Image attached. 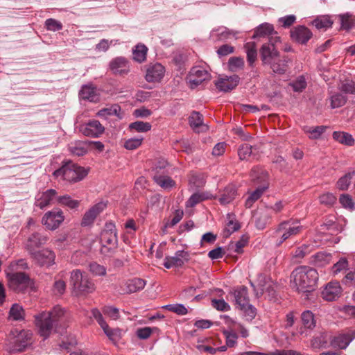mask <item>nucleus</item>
<instances>
[{"instance_id":"f257e3e1","label":"nucleus","mask_w":355,"mask_h":355,"mask_svg":"<svg viewBox=\"0 0 355 355\" xmlns=\"http://www.w3.org/2000/svg\"><path fill=\"white\" fill-rule=\"evenodd\" d=\"M65 310L60 306H55L50 311H42L35 315V324L38 334L44 340L63 321Z\"/></svg>"},{"instance_id":"f03ea898","label":"nucleus","mask_w":355,"mask_h":355,"mask_svg":"<svg viewBox=\"0 0 355 355\" xmlns=\"http://www.w3.org/2000/svg\"><path fill=\"white\" fill-rule=\"evenodd\" d=\"M318 280L317 270L306 266L296 268L291 275V286L298 292L307 293L314 291Z\"/></svg>"},{"instance_id":"7ed1b4c3","label":"nucleus","mask_w":355,"mask_h":355,"mask_svg":"<svg viewBox=\"0 0 355 355\" xmlns=\"http://www.w3.org/2000/svg\"><path fill=\"white\" fill-rule=\"evenodd\" d=\"M236 308L240 310L246 320H252L257 315V309L250 304L248 288L244 286L236 287L231 293Z\"/></svg>"},{"instance_id":"20e7f679","label":"nucleus","mask_w":355,"mask_h":355,"mask_svg":"<svg viewBox=\"0 0 355 355\" xmlns=\"http://www.w3.org/2000/svg\"><path fill=\"white\" fill-rule=\"evenodd\" d=\"M88 174V171L71 161L64 162L62 166L53 172L56 178H60L69 182L82 180Z\"/></svg>"},{"instance_id":"39448f33","label":"nucleus","mask_w":355,"mask_h":355,"mask_svg":"<svg viewBox=\"0 0 355 355\" xmlns=\"http://www.w3.org/2000/svg\"><path fill=\"white\" fill-rule=\"evenodd\" d=\"M69 283L76 294L91 293L95 290V285L87 273L79 269L71 272Z\"/></svg>"},{"instance_id":"423d86ee","label":"nucleus","mask_w":355,"mask_h":355,"mask_svg":"<svg viewBox=\"0 0 355 355\" xmlns=\"http://www.w3.org/2000/svg\"><path fill=\"white\" fill-rule=\"evenodd\" d=\"M101 253L107 256L112 255L118 245L117 231L114 223H106L105 229L101 232Z\"/></svg>"},{"instance_id":"0eeeda50","label":"nucleus","mask_w":355,"mask_h":355,"mask_svg":"<svg viewBox=\"0 0 355 355\" xmlns=\"http://www.w3.org/2000/svg\"><path fill=\"white\" fill-rule=\"evenodd\" d=\"M33 334L28 330H15L9 335L6 349L9 352H21L31 345Z\"/></svg>"},{"instance_id":"6e6552de","label":"nucleus","mask_w":355,"mask_h":355,"mask_svg":"<svg viewBox=\"0 0 355 355\" xmlns=\"http://www.w3.org/2000/svg\"><path fill=\"white\" fill-rule=\"evenodd\" d=\"M302 230L303 226L298 220L289 219L282 221L276 230V233L280 236V241L277 245H279L290 237L300 234Z\"/></svg>"},{"instance_id":"1a4fd4ad","label":"nucleus","mask_w":355,"mask_h":355,"mask_svg":"<svg viewBox=\"0 0 355 355\" xmlns=\"http://www.w3.org/2000/svg\"><path fill=\"white\" fill-rule=\"evenodd\" d=\"M166 165L167 162L166 161H160L153 168V180L155 182L165 189H171L175 185V181L166 175L165 170Z\"/></svg>"},{"instance_id":"9d476101","label":"nucleus","mask_w":355,"mask_h":355,"mask_svg":"<svg viewBox=\"0 0 355 355\" xmlns=\"http://www.w3.org/2000/svg\"><path fill=\"white\" fill-rule=\"evenodd\" d=\"M31 279L24 272H15L8 276V285L15 292H24L30 286Z\"/></svg>"},{"instance_id":"9b49d317","label":"nucleus","mask_w":355,"mask_h":355,"mask_svg":"<svg viewBox=\"0 0 355 355\" xmlns=\"http://www.w3.org/2000/svg\"><path fill=\"white\" fill-rule=\"evenodd\" d=\"M30 255L40 266L49 268L55 263V254L49 248L33 251Z\"/></svg>"},{"instance_id":"f8f14e48","label":"nucleus","mask_w":355,"mask_h":355,"mask_svg":"<svg viewBox=\"0 0 355 355\" xmlns=\"http://www.w3.org/2000/svg\"><path fill=\"white\" fill-rule=\"evenodd\" d=\"M210 78L211 74L209 71L200 66L192 67L188 76L189 82L192 87H197Z\"/></svg>"},{"instance_id":"ddd939ff","label":"nucleus","mask_w":355,"mask_h":355,"mask_svg":"<svg viewBox=\"0 0 355 355\" xmlns=\"http://www.w3.org/2000/svg\"><path fill=\"white\" fill-rule=\"evenodd\" d=\"M130 62L125 57L113 58L109 63V68L115 76H124L130 72Z\"/></svg>"},{"instance_id":"4468645a","label":"nucleus","mask_w":355,"mask_h":355,"mask_svg":"<svg viewBox=\"0 0 355 355\" xmlns=\"http://www.w3.org/2000/svg\"><path fill=\"white\" fill-rule=\"evenodd\" d=\"M63 220V213L60 209L46 212L42 218V223L51 230L58 228Z\"/></svg>"},{"instance_id":"2eb2a0df","label":"nucleus","mask_w":355,"mask_h":355,"mask_svg":"<svg viewBox=\"0 0 355 355\" xmlns=\"http://www.w3.org/2000/svg\"><path fill=\"white\" fill-rule=\"evenodd\" d=\"M105 130V128L97 120H90L87 123L80 125V131L85 136L97 138L99 137Z\"/></svg>"},{"instance_id":"dca6fc26","label":"nucleus","mask_w":355,"mask_h":355,"mask_svg":"<svg viewBox=\"0 0 355 355\" xmlns=\"http://www.w3.org/2000/svg\"><path fill=\"white\" fill-rule=\"evenodd\" d=\"M165 73V67L160 63H151L147 66L145 78L148 83L159 82Z\"/></svg>"},{"instance_id":"f3484780","label":"nucleus","mask_w":355,"mask_h":355,"mask_svg":"<svg viewBox=\"0 0 355 355\" xmlns=\"http://www.w3.org/2000/svg\"><path fill=\"white\" fill-rule=\"evenodd\" d=\"M189 260V254L184 250H178L174 256L166 257L164 259V266L167 269L173 267H182Z\"/></svg>"},{"instance_id":"a211bd4d","label":"nucleus","mask_w":355,"mask_h":355,"mask_svg":"<svg viewBox=\"0 0 355 355\" xmlns=\"http://www.w3.org/2000/svg\"><path fill=\"white\" fill-rule=\"evenodd\" d=\"M354 338L355 330H348L333 337L330 343L333 347L345 349Z\"/></svg>"},{"instance_id":"6ab92c4d","label":"nucleus","mask_w":355,"mask_h":355,"mask_svg":"<svg viewBox=\"0 0 355 355\" xmlns=\"http://www.w3.org/2000/svg\"><path fill=\"white\" fill-rule=\"evenodd\" d=\"M105 207L106 204L103 202H100L94 205L84 214L81 221V225L83 227L91 225L97 216L99 215Z\"/></svg>"},{"instance_id":"aec40b11","label":"nucleus","mask_w":355,"mask_h":355,"mask_svg":"<svg viewBox=\"0 0 355 355\" xmlns=\"http://www.w3.org/2000/svg\"><path fill=\"white\" fill-rule=\"evenodd\" d=\"M240 78L237 75L220 77L216 82V87L222 92H227L234 89L239 84Z\"/></svg>"},{"instance_id":"412c9836","label":"nucleus","mask_w":355,"mask_h":355,"mask_svg":"<svg viewBox=\"0 0 355 355\" xmlns=\"http://www.w3.org/2000/svg\"><path fill=\"white\" fill-rule=\"evenodd\" d=\"M342 288L337 282L328 283L322 291V297L327 301H334L341 294Z\"/></svg>"},{"instance_id":"4be33fe9","label":"nucleus","mask_w":355,"mask_h":355,"mask_svg":"<svg viewBox=\"0 0 355 355\" xmlns=\"http://www.w3.org/2000/svg\"><path fill=\"white\" fill-rule=\"evenodd\" d=\"M237 194V187L236 185L230 184L220 191L218 201L222 205L230 204L235 199Z\"/></svg>"},{"instance_id":"5701e85b","label":"nucleus","mask_w":355,"mask_h":355,"mask_svg":"<svg viewBox=\"0 0 355 355\" xmlns=\"http://www.w3.org/2000/svg\"><path fill=\"white\" fill-rule=\"evenodd\" d=\"M291 37L300 44H306L312 37L311 31L304 26H298L291 31Z\"/></svg>"},{"instance_id":"b1692460","label":"nucleus","mask_w":355,"mask_h":355,"mask_svg":"<svg viewBox=\"0 0 355 355\" xmlns=\"http://www.w3.org/2000/svg\"><path fill=\"white\" fill-rule=\"evenodd\" d=\"M268 187L269 183H265L264 184L258 186L255 190L252 191H248V196L245 200V207L248 209L251 208L254 203L263 196Z\"/></svg>"},{"instance_id":"393cba45","label":"nucleus","mask_w":355,"mask_h":355,"mask_svg":"<svg viewBox=\"0 0 355 355\" xmlns=\"http://www.w3.org/2000/svg\"><path fill=\"white\" fill-rule=\"evenodd\" d=\"M278 55H279V53L276 50L274 44H263L261 49V57L264 64H268L272 60L276 59Z\"/></svg>"},{"instance_id":"a878e982","label":"nucleus","mask_w":355,"mask_h":355,"mask_svg":"<svg viewBox=\"0 0 355 355\" xmlns=\"http://www.w3.org/2000/svg\"><path fill=\"white\" fill-rule=\"evenodd\" d=\"M288 61L289 59L288 58V57L285 55L281 56L279 55L277 57L276 59H274L271 62H270L268 64L270 65V68L272 69L274 73L283 74L287 70Z\"/></svg>"},{"instance_id":"bb28decb","label":"nucleus","mask_w":355,"mask_h":355,"mask_svg":"<svg viewBox=\"0 0 355 355\" xmlns=\"http://www.w3.org/2000/svg\"><path fill=\"white\" fill-rule=\"evenodd\" d=\"M47 238L44 236H42L40 233H34L28 239L26 243V249L28 251L29 254H31L33 251H37L35 250L36 248H39L42 245H44L46 243Z\"/></svg>"},{"instance_id":"cd10ccee","label":"nucleus","mask_w":355,"mask_h":355,"mask_svg":"<svg viewBox=\"0 0 355 355\" xmlns=\"http://www.w3.org/2000/svg\"><path fill=\"white\" fill-rule=\"evenodd\" d=\"M97 116L103 119L116 116L118 119H121L123 117V113L121 112V108L119 105L114 104L98 110Z\"/></svg>"},{"instance_id":"c85d7f7f","label":"nucleus","mask_w":355,"mask_h":355,"mask_svg":"<svg viewBox=\"0 0 355 355\" xmlns=\"http://www.w3.org/2000/svg\"><path fill=\"white\" fill-rule=\"evenodd\" d=\"M55 195L56 191L55 189H48L40 196H37L35 204L40 208L44 209L51 203Z\"/></svg>"},{"instance_id":"c756f323","label":"nucleus","mask_w":355,"mask_h":355,"mask_svg":"<svg viewBox=\"0 0 355 355\" xmlns=\"http://www.w3.org/2000/svg\"><path fill=\"white\" fill-rule=\"evenodd\" d=\"M146 284V281L141 278L135 277L128 279L125 283V292L127 293H136L144 289Z\"/></svg>"},{"instance_id":"7c9ffc66","label":"nucleus","mask_w":355,"mask_h":355,"mask_svg":"<svg viewBox=\"0 0 355 355\" xmlns=\"http://www.w3.org/2000/svg\"><path fill=\"white\" fill-rule=\"evenodd\" d=\"M250 178L254 182L261 184L268 182V173L260 166H254L250 172Z\"/></svg>"},{"instance_id":"2f4dec72","label":"nucleus","mask_w":355,"mask_h":355,"mask_svg":"<svg viewBox=\"0 0 355 355\" xmlns=\"http://www.w3.org/2000/svg\"><path fill=\"white\" fill-rule=\"evenodd\" d=\"M92 317L96 320V322L98 323V324L101 326V327L103 329L104 333L110 338L114 335L113 330L109 327L108 324L104 320L101 313L100 311L96 309H92Z\"/></svg>"},{"instance_id":"473e14b6","label":"nucleus","mask_w":355,"mask_h":355,"mask_svg":"<svg viewBox=\"0 0 355 355\" xmlns=\"http://www.w3.org/2000/svg\"><path fill=\"white\" fill-rule=\"evenodd\" d=\"M79 96L82 99L91 102H96L98 100L96 88L92 85H83L79 92Z\"/></svg>"},{"instance_id":"72a5a7b5","label":"nucleus","mask_w":355,"mask_h":355,"mask_svg":"<svg viewBox=\"0 0 355 355\" xmlns=\"http://www.w3.org/2000/svg\"><path fill=\"white\" fill-rule=\"evenodd\" d=\"M71 153L77 156H83L87 153L88 144L85 141H76L69 145Z\"/></svg>"},{"instance_id":"f704fd0d","label":"nucleus","mask_w":355,"mask_h":355,"mask_svg":"<svg viewBox=\"0 0 355 355\" xmlns=\"http://www.w3.org/2000/svg\"><path fill=\"white\" fill-rule=\"evenodd\" d=\"M333 139L347 146H352L354 144V139L352 135L342 131H334L332 135Z\"/></svg>"},{"instance_id":"c9c22d12","label":"nucleus","mask_w":355,"mask_h":355,"mask_svg":"<svg viewBox=\"0 0 355 355\" xmlns=\"http://www.w3.org/2000/svg\"><path fill=\"white\" fill-rule=\"evenodd\" d=\"M355 177V171H349L340 177L336 182V187L339 190H347L351 184L352 180Z\"/></svg>"},{"instance_id":"e433bc0d","label":"nucleus","mask_w":355,"mask_h":355,"mask_svg":"<svg viewBox=\"0 0 355 355\" xmlns=\"http://www.w3.org/2000/svg\"><path fill=\"white\" fill-rule=\"evenodd\" d=\"M148 48L143 44H137L132 49L133 60L139 63L144 62L146 59Z\"/></svg>"},{"instance_id":"4c0bfd02","label":"nucleus","mask_w":355,"mask_h":355,"mask_svg":"<svg viewBox=\"0 0 355 355\" xmlns=\"http://www.w3.org/2000/svg\"><path fill=\"white\" fill-rule=\"evenodd\" d=\"M211 198V196H209L208 193L199 192L194 193L186 202V207H193L198 203Z\"/></svg>"},{"instance_id":"58836bf2","label":"nucleus","mask_w":355,"mask_h":355,"mask_svg":"<svg viewBox=\"0 0 355 355\" xmlns=\"http://www.w3.org/2000/svg\"><path fill=\"white\" fill-rule=\"evenodd\" d=\"M234 35L235 33L232 31H230L224 26L218 27V28L213 30L211 32V36L213 37H216L218 40H226Z\"/></svg>"},{"instance_id":"ea45409f","label":"nucleus","mask_w":355,"mask_h":355,"mask_svg":"<svg viewBox=\"0 0 355 355\" xmlns=\"http://www.w3.org/2000/svg\"><path fill=\"white\" fill-rule=\"evenodd\" d=\"M327 129L326 126L320 125L315 127H309L306 126L304 128V131L305 133L309 135V138L311 139H318L320 137L322 133L324 132Z\"/></svg>"},{"instance_id":"a19ab883","label":"nucleus","mask_w":355,"mask_h":355,"mask_svg":"<svg viewBox=\"0 0 355 355\" xmlns=\"http://www.w3.org/2000/svg\"><path fill=\"white\" fill-rule=\"evenodd\" d=\"M302 324L306 329H313L315 327V320L313 313L311 311H305L301 315Z\"/></svg>"},{"instance_id":"79ce46f5","label":"nucleus","mask_w":355,"mask_h":355,"mask_svg":"<svg viewBox=\"0 0 355 355\" xmlns=\"http://www.w3.org/2000/svg\"><path fill=\"white\" fill-rule=\"evenodd\" d=\"M289 86L295 92H302L307 86L304 76H299L295 80L289 83Z\"/></svg>"},{"instance_id":"37998d69","label":"nucleus","mask_w":355,"mask_h":355,"mask_svg":"<svg viewBox=\"0 0 355 355\" xmlns=\"http://www.w3.org/2000/svg\"><path fill=\"white\" fill-rule=\"evenodd\" d=\"M205 183L206 178L202 173H193L189 179L190 185L195 189L202 187Z\"/></svg>"},{"instance_id":"c03bdc74","label":"nucleus","mask_w":355,"mask_h":355,"mask_svg":"<svg viewBox=\"0 0 355 355\" xmlns=\"http://www.w3.org/2000/svg\"><path fill=\"white\" fill-rule=\"evenodd\" d=\"M313 24L318 30L324 29L326 30L331 27L333 21L328 16H321L313 20Z\"/></svg>"},{"instance_id":"a18cd8bd","label":"nucleus","mask_w":355,"mask_h":355,"mask_svg":"<svg viewBox=\"0 0 355 355\" xmlns=\"http://www.w3.org/2000/svg\"><path fill=\"white\" fill-rule=\"evenodd\" d=\"M274 31L273 26L268 23H263L259 25L253 35V37H264L270 35Z\"/></svg>"},{"instance_id":"49530a36","label":"nucleus","mask_w":355,"mask_h":355,"mask_svg":"<svg viewBox=\"0 0 355 355\" xmlns=\"http://www.w3.org/2000/svg\"><path fill=\"white\" fill-rule=\"evenodd\" d=\"M341 27L345 30H349L354 24V18L353 15L349 12L342 14L339 15Z\"/></svg>"},{"instance_id":"de8ad7c7","label":"nucleus","mask_w":355,"mask_h":355,"mask_svg":"<svg viewBox=\"0 0 355 355\" xmlns=\"http://www.w3.org/2000/svg\"><path fill=\"white\" fill-rule=\"evenodd\" d=\"M151 125L150 123L144 122L141 121H137L133 123H131L129 125V128L130 130H135L138 132H146L151 129Z\"/></svg>"},{"instance_id":"09e8293b","label":"nucleus","mask_w":355,"mask_h":355,"mask_svg":"<svg viewBox=\"0 0 355 355\" xmlns=\"http://www.w3.org/2000/svg\"><path fill=\"white\" fill-rule=\"evenodd\" d=\"M313 246L311 244H304L302 246L297 248L294 252L293 256L294 258L300 259L304 257L306 255L311 253L313 250Z\"/></svg>"},{"instance_id":"8fccbe9b","label":"nucleus","mask_w":355,"mask_h":355,"mask_svg":"<svg viewBox=\"0 0 355 355\" xmlns=\"http://www.w3.org/2000/svg\"><path fill=\"white\" fill-rule=\"evenodd\" d=\"M189 122L193 129L200 128L203 125V116L198 112H193L189 118Z\"/></svg>"},{"instance_id":"3c124183","label":"nucleus","mask_w":355,"mask_h":355,"mask_svg":"<svg viewBox=\"0 0 355 355\" xmlns=\"http://www.w3.org/2000/svg\"><path fill=\"white\" fill-rule=\"evenodd\" d=\"M9 315L12 320H20L24 318V311L21 306L18 304H15L10 308Z\"/></svg>"},{"instance_id":"603ef678","label":"nucleus","mask_w":355,"mask_h":355,"mask_svg":"<svg viewBox=\"0 0 355 355\" xmlns=\"http://www.w3.org/2000/svg\"><path fill=\"white\" fill-rule=\"evenodd\" d=\"M248 61L252 64L257 58V49L254 42H248L245 46Z\"/></svg>"},{"instance_id":"864d4df0","label":"nucleus","mask_w":355,"mask_h":355,"mask_svg":"<svg viewBox=\"0 0 355 355\" xmlns=\"http://www.w3.org/2000/svg\"><path fill=\"white\" fill-rule=\"evenodd\" d=\"M164 308L180 315H184L188 313L187 309L182 304H167Z\"/></svg>"},{"instance_id":"5fc2aeb1","label":"nucleus","mask_w":355,"mask_h":355,"mask_svg":"<svg viewBox=\"0 0 355 355\" xmlns=\"http://www.w3.org/2000/svg\"><path fill=\"white\" fill-rule=\"evenodd\" d=\"M143 139L142 137L128 139L125 141L123 146L127 150L137 149L141 145Z\"/></svg>"},{"instance_id":"6e6d98bb","label":"nucleus","mask_w":355,"mask_h":355,"mask_svg":"<svg viewBox=\"0 0 355 355\" xmlns=\"http://www.w3.org/2000/svg\"><path fill=\"white\" fill-rule=\"evenodd\" d=\"M223 334L225 336L227 346L229 347H234L238 338L237 333L235 332L234 329H231L224 331Z\"/></svg>"},{"instance_id":"4d7b16f0","label":"nucleus","mask_w":355,"mask_h":355,"mask_svg":"<svg viewBox=\"0 0 355 355\" xmlns=\"http://www.w3.org/2000/svg\"><path fill=\"white\" fill-rule=\"evenodd\" d=\"M45 28L50 31H58L62 29V24L53 18L47 19L45 21Z\"/></svg>"},{"instance_id":"13d9d810","label":"nucleus","mask_w":355,"mask_h":355,"mask_svg":"<svg viewBox=\"0 0 355 355\" xmlns=\"http://www.w3.org/2000/svg\"><path fill=\"white\" fill-rule=\"evenodd\" d=\"M340 203L346 209L354 210L355 209V203L352 198L349 194H341L339 198Z\"/></svg>"},{"instance_id":"bf43d9fd","label":"nucleus","mask_w":355,"mask_h":355,"mask_svg":"<svg viewBox=\"0 0 355 355\" xmlns=\"http://www.w3.org/2000/svg\"><path fill=\"white\" fill-rule=\"evenodd\" d=\"M345 102L346 98L341 94L337 93L331 96V107L333 109L343 106Z\"/></svg>"},{"instance_id":"052dcab7","label":"nucleus","mask_w":355,"mask_h":355,"mask_svg":"<svg viewBox=\"0 0 355 355\" xmlns=\"http://www.w3.org/2000/svg\"><path fill=\"white\" fill-rule=\"evenodd\" d=\"M252 146L248 144H242L238 150V155L241 159H247L252 154Z\"/></svg>"},{"instance_id":"680f3d73","label":"nucleus","mask_w":355,"mask_h":355,"mask_svg":"<svg viewBox=\"0 0 355 355\" xmlns=\"http://www.w3.org/2000/svg\"><path fill=\"white\" fill-rule=\"evenodd\" d=\"M320 202L326 206H332L336 201V197L331 193L322 194L320 198Z\"/></svg>"},{"instance_id":"e2e57ef3","label":"nucleus","mask_w":355,"mask_h":355,"mask_svg":"<svg viewBox=\"0 0 355 355\" xmlns=\"http://www.w3.org/2000/svg\"><path fill=\"white\" fill-rule=\"evenodd\" d=\"M58 200L60 204L67 206L71 209L77 207L79 204L78 200L71 199L69 196H60Z\"/></svg>"},{"instance_id":"0e129e2a","label":"nucleus","mask_w":355,"mask_h":355,"mask_svg":"<svg viewBox=\"0 0 355 355\" xmlns=\"http://www.w3.org/2000/svg\"><path fill=\"white\" fill-rule=\"evenodd\" d=\"M89 271L96 276H104L106 274V268L96 262L91 263L89 266Z\"/></svg>"},{"instance_id":"69168bd1","label":"nucleus","mask_w":355,"mask_h":355,"mask_svg":"<svg viewBox=\"0 0 355 355\" xmlns=\"http://www.w3.org/2000/svg\"><path fill=\"white\" fill-rule=\"evenodd\" d=\"M243 64V60L238 57L231 58L228 61V66L232 71H236L239 69L242 68Z\"/></svg>"},{"instance_id":"338daca9","label":"nucleus","mask_w":355,"mask_h":355,"mask_svg":"<svg viewBox=\"0 0 355 355\" xmlns=\"http://www.w3.org/2000/svg\"><path fill=\"white\" fill-rule=\"evenodd\" d=\"M273 163L277 165L278 169L281 171L288 172L290 169L288 163L282 156H277L273 160Z\"/></svg>"},{"instance_id":"774afa93","label":"nucleus","mask_w":355,"mask_h":355,"mask_svg":"<svg viewBox=\"0 0 355 355\" xmlns=\"http://www.w3.org/2000/svg\"><path fill=\"white\" fill-rule=\"evenodd\" d=\"M211 305L216 309L220 311H228L230 306L224 300L214 299L211 300Z\"/></svg>"}]
</instances>
